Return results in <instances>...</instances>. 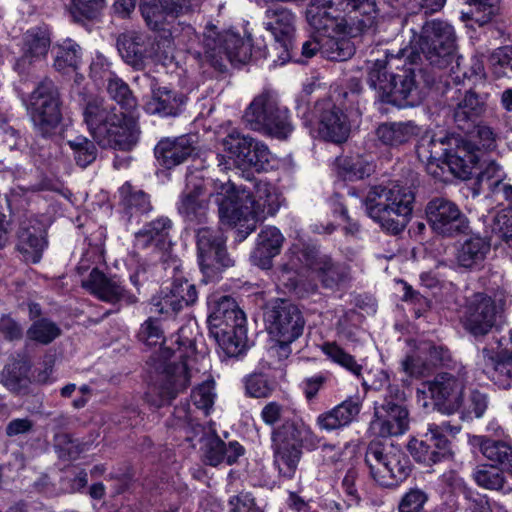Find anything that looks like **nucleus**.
<instances>
[{
    "instance_id": "nucleus-1",
    "label": "nucleus",
    "mask_w": 512,
    "mask_h": 512,
    "mask_svg": "<svg viewBox=\"0 0 512 512\" xmlns=\"http://www.w3.org/2000/svg\"><path fill=\"white\" fill-rule=\"evenodd\" d=\"M407 52L408 49H400L396 55L387 53L386 59H377L370 67L367 82L381 103L414 107L421 102L416 72L421 73L422 69H416L409 61V66L405 64L395 73L389 71L393 67L399 68L396 62L403 57L407 59Z\"/></svg>"
},
{
    "instance_id": "nucleus-2",
    "label": "nucleus",
    "mask_w": 512,
    "mask_h": 512,
    "mask_svg": "<svg viewBox=\"0 0 512 512\" xmlns=\"http://www.w3.org/2000/svg\"><path fill=\"white\" fill-rule=\"evenodd\" d=\"M83 119L94 141L102 148L128 152L138 142L135 121L101 97L85 99Z\"/></svg>"
},
{
    "instance_id": "nucleus-3",
    "label": "nucleus",
    "mask_w": 512,
    "mask_h": 512,
    "mask_svg": "<svg viewBox=\"0 0 512 512\" xmlns=\"http://www.w3.org/2000/svg\"><path fill=\"white\" fill-rule=\"evenodd\" d=\"M414 204V189L398 183L373 186L364 199L369 217L393 235L404 231L411 218Z\"/></svg>"
},
{
    "instance_id": "nucleus-4",
    "label": "nucleus",
    "mask_w": 512,
    "mask_h": 512,
    "mask_svg": "<svg viewBox=\"0 0 512 512\" xmlns=\"http://www.w3.org/2000/svg\"><path fill=\"white\" fill-rule=\"evenodd\" d=\"M468 146L462 142V136L422 138L416 148L419 160L426 164L427 172L440 178L445 167L463 180L473 174L474 156L469 154Z\"/></svg>"
},
{
    "instance_id": "nucleus-5",
    "label": "nucleus",
    "mask_w": 512,
    "mask_h": 512,
    "mask_svg": "<svg viewBox=\"0 0 512 512\" xmlns=\"http://www.w3.org/2000/svg\"><path fill=\"white\" fill-rule=\"evenodd\" d=\"M207 319L210 335L229 357L240 355L247 346L246 317L236 301L227 295L208 297Z\"/></svg>"
},
{
    "instance_id": "nucleus-6",
    "label": "nucleus",
    "mask_w": 512,
    "mask_h": 512,
    "mask_svg": "<svg viewBox=\"0 0 512 512\" xmlns=\"http://www.w3.org/2000/svg\"><path fill=\"white\" fill-rule=\"evenodd\" d=\"M456 57V34L452 25L442 20L426 21L419 34L413 32L407 60L411 64L425 60L439 70L448 68Z\"/></svg>"
},
{
    "instance_id": "nucleus-7",
    "label": "nucleus",
    "mask_w": 512,
    "mask_h": 512,
    "mask_svg": "<svg viewBox=\"0 0 512 512\" xmlns=\"http://www.w3.org/2000/svg\"><path fill=\"white\" fill-rule=\"evenodd\" d=\"M318 437L301 419L285 420L271 433L274 465L279 474L291 479L298 467L302 456V447L314 449Z\"/></svg>"
},
{
    "instance_id": "nucleus-8",
    "label": "nucleus",
    "mask_w": 512,
    "mask_h": 512,
    "mask_svg": "<svg viewBox=\"0 0 512 512\" xmlns=\"http://www.w3.org/2000/svg\"><path fill=\"white\" fill-rule=\"evenodd\" d=\"M193 55L202 64H208L218 71H224L227 63L244 64L251 57V42L231 30L218 31L209 24L202 34L199 49Z\"/></svg>"
},
{
    "instance_id": "nucleus-9",
    "label": "nucleus",
    "mask_w": 512,
    "mask_h": 512,
    "mask_svg": "<svg viewBox=\"0 0 512 512\" xmlns=\"http://www.w3.org/2000/svg\"><path fill=\"white\" fill-rule=\"evenodd\" d=\"M365 463L373 479L383 487H395L412 471L409 456L392 443L372 440L366 449Z\"/></svg>"
},
{
    "instance_id": "nucleus-10",
    "label": "nucleus",
    "mask_w": 512,
    "mask_h": 512,
    "mask_svg": "<svg viewBox=\"0 0 512 512\" xmlns=\"http://www.w3.org/2000/svg\"><path fill=\"white\" fill-rule=\"evenodd\" d=\"M159 371L154 395H148V402L156 408L169 405L180 393L190 385L191 374L185 361L184 354L162 348L159 354Z\"/></svg>"
},
{
    "instance_id": "nucleus-11",
    "label": "nucleus",
    "mask_w": 512,
    "mask_h": 512,
    "mask_svg": "<svg viewBox=\"0 0 512 512\" xmlns=\"http://www.w3.org/2000/svg\"><path fill=\"white\" fill-rule=\"evenodd\" d=\"M333 9L348 14L354 13L355 19L359 14L363 18L358 22L364 27L372 25L376 14L374 0H309L305 12L308 25L316 32L328 33L337 25L338 15L333 14Z\"/></svg>"
},
{
    "instance_id": "nucleus-12",
    "label": "nucleus",
    "mask_w": 512,
    "mask_h": 512,
    "mask_svg": "<svg viewBox=\"0 0 512 512\" xmlns=\"http://www.w3.org/2000/svg\"><path fill=\"white\" fill-rule=\"evenodd\" d=\"M243 120L252 130L278 139H286L293 130L288 110L279 105L271 91H263L252 100Z\"/></svg>"
},
{
    "instance_id": "nucleus-13",
    "label": "nucleus",
    "mask_w": 512,
    "mask_h": 512,
    "mask_svg": "<svg viewBox=\"0 0 512 512\" xmlns=\"http://www.w3.org/2000/svg\"><path fill=\"white\" fill-rule=\"evenodd\" d=\"M61 97L56 84L42 80L28 98L27 110L37 134L49 138L56 134L62 121Z\"/></svg>"
},
{
    "instance_id": "nucleus-14",
    "label": "nucleus",
    "mask_w": 512,
    "mask_h": 512,
    "mask_svg": "<svg viewBox=\"0 0 512 512\" xmlns=\"http://www.w3.org/2000/svg\"><path fill=\"white\" fill-rule=\"evenodd\" d=\"M198 263L205 283L217 281L234 260L226 248V237L220 229L202 227L196 231Z\"/></svg>"
},
{
    "instance_id": "nucleus-15",
    "label": "nucleus",
    "mask_w": 512,
    "mask_h": 512,
    "mask_svg": "<svg viewBox=\"0 0 512 512\" xmlns=\"http://www.w3.org/2000/svg\"><path fill=\"white\" fill-rule=\"evenodd\" d=\"M209 199L217 206L219 221L225 225H237L253 216V194L231 180L213 181Z\"/></svg>"
},
{
    "instance_id": "nucleus-16",
    "label": "nucleus",
    "mask_w": 512,
    "mask_h": 512,
    "mask_svg": "<svg viewBox=\"0 0 512 512\" xmlns=\"http://www.w3.org/2000/svg\"><path fill=\"white\" fill-rule=\"evenodd\" d=\"M426 219L432 231L445 238L467 234L470 222L459 206L445 197H434L425 207Z\"/></svg>"
},
{
    "instance_id": "nucleus-17",
    "label": "nucleus",
    "mask_w": 512,
    "mask_h": 512,
    "mask_svg": "<svg viewBox=\"0 0 512 512\" xmlns=\"http://www.w3.org/2000/svg\"><path fill=\"white\" fill-rule=\"evenodd\" d=\"M173 223L166 216H160L145 224L142 229L135 233L134 246L148 253L160 255L164 269H171L172 272L179 270L180 263L176 258L168 261V252L171 248L170 232Z\"/></svg>"
},
{
    "instance_id": "nucleus-18",
    "label": "nucleus",
    "mask_w": 512,
    "mask_h": 512,
    "mask_svg": "<svg viewBox=\"0 0 512 512\" xmlns=\"http://www.w3.org/2000/svg\"><path fill=\"white\" fill-rule=\"evenodd\" d=\"M296 16L288 8L281 5L268 6L264 13V26L274 37V50L277 60L283 65L292 58L294 49Z\"/></svg>"
},
{
    "instance_id": "nucleus-19",
    "label": "nucleus",
    "mask_w": 512,
    "mask_h": 512,
    "mask_svg": "<svg viewBox=\"0 0 512 512\" xmlns=\"http://www.w3.org/2000/svg\"><path fill=\"white\" fill-rule=\"evenodd\" d=\"M450 113L456 127L461 131L473 129L487 110V94L469 88L458 89L450 99Z\"/></svg>"
},
{
    "instance_id": "nucleus-20",
    "label": "nucleus",
    "mask_w": 512,
    "mask_h": 512,
    "mask_svg": "<svg viewBox=\"0 0 512 512\" xmlns=\"http://www.w3.org/2000/svg\"><path fill=\"white\" fill-rule=\"evenodd\" d=\"M134 80L147 86L151 92V98L145 104L147 113L161 117H176L182 112L187 100L183 93L160 85L155 77L147 73L135 77Z\"/></svg>"
},
{
    "instance_id": "nucleus-21",
    "label": "nucleus",
    "mask_w": 512,
    "mask_h": 512,
    "mask_svg": "<svg viewBox=\"0 0 512 512\" xmlns=\"http://www.w3.org/2000/svg\"><path fill=\"white\" fill-rule=\"evenodd\" d=\"M501 311L502 306L489 295L475 293L466 306L465 328L476 337L484 336L496 326Z\"/></svg>"
},
{
    "instance_id": "nucleus-22",
    "label": "nucleus",
    "mask_w": 512,
    "mask_h": 512,
    "mask_svg": "<svg viewBox=\"0 0 512 512\" xmlns=\"http://www.w3.org/2000/svg\"><path fill=\"white\" fill-rule=\"evenodd\" d=\"M272 337L297 340L304 331L305 319L297 305L288 300H277L267 313Z\"/></svg>"
},
{
    "instance_id": "nucleus-23",
    "label": "nucleus",
    "mask_w": 512,
    "mask_h": 512,
    "mask_svg": "<svg viewBox=\"0 0 512 512\" xmlns=\"http://www.w3.org/2000/svg\"><path fill=\"white\" fill-rule=\"evenodd\" d=\"M313 115L318 119V132L324 140L341 144L348 139L351 130L348 117L330 99L316 102Z\"/></svg>"
},
{
    "instance_id": "nucleus-24",
    "label": "nucleus",
    "mask_w": 512,
    "mask_h": 512,
    "mask_svg": "<svg viewBox=\"0 0 512 512\" xmlns=\"http://www.w3.org/2000/svg\"><path fill=\"white\" fill-rule=\"evenodd\" d=\"M427 386L431 398L440 412L449 415L460 409L465 388L463 376L442 372L437 374L432 381L427 382Z\"/></svg>"
},
{
    "instance_id": "nucleus-25",
    "label": "nucleus",
    "mask_w": 512,
    "mask_h": 512,
    "mask_svg": "<svg viewBox=\"0 0 512 512\" xmlns=\"http://www.w3.org/2000/svg\"><path fill=\"white\" fill-rule=\"evenodd\" d=\"M300 260L316 274L325 288L333 289L350 281V268L335 262L330 256L320 254L313 247L301 251Z\"/></svg>"
},
{
    "instance_id": "nucleus-26",
    "label": "nucleus",
    "mask_w": 512,
    "mask_h": 512,
    "mask_svg": "<svg viewBox=\"0 0 512 512\" xmlns=\"http://www.w3.org/2000/svg\"><path fill=\"white\" fill-rule=\"evenodd\" d=\"M206 192L204 179L191 173L186 177V185L177 203V211L190 223L201 224L208 218V201L203 198Z\"/></svg>"
},
{
    "instance_id": "nucleus-27",
    "label": "nucleus",
    "mask_w": 512,
    "mask_h": 512,
    "mask_svg": "<svg viewBox=\"0 0 512 512\" xmlns=\"http://www.w3.org/2000/svg\"><path fill=\"white\" fill-rule=\"evenodd\" d=\"M16 249L28 263L40 262L48 246L47 226L37 218H27L20 223L16 233Z\"/></svg>"
},
{
    "instance_id": "nucleus-28",
    "label": "nucleus",
    "mask_w": 512,
    "mask_h": 512,
    "mask_svg": "<svg viewBox=\"0 0 512 512\" xmlns=\"http://www.w3.org/2000/svg\"><path fill=\"white\" fill-rule=\"evenodd\" d=\"M117 49L122 59L136 70H142L155 53L154 42L137 31H127L117 38Z\"/></svg>"
},
{
    "instance_id": "nucleus-29",
    "label": "nucleus",
    "mask_w": 512,
    "mask_h": 512,
    "mask_svg": "<svg viewBox=\"0 0 512 512\" xmlns=\"http://www.w3.org/2000/svg\"><path fill=\"white\" fill-rule=\"evenodd\" d=\"M371 428L381 437L403 435L409 428V412L406 406L375 402Z\"/></svg>"
},
{
    "instance_id": "nucleus-30",
    "label": "nucleus",
    "mask_w": 512,
    "mask_h": 512,
    "mask_svg": "<svg viewBox=\"0 0 512 512\" xmlns=\"http://www.w3.org/2000/svg\"><path fill=\"white\" fill-rule=\"evenodd\" d=\"M82 286L101 301L111 304L121 301L133 304L137 301L136 296L127 292L115 277H107L98 268L92 269Z\"/></svg>"
},
{
    "instance_id": "nucleus-31",
    "label": "nucleus",
    "mask_w": 512,
    "mask_h": 512,
    "mask_svg": "<svg viewBox=\"0 0 512 512\" xmlns=\"http://www.w3.org/2000/svg\"><path fill=\"white\" fill-rule=\"evenodd\" d=\"M49 33L41 28H32L24 36L22 55L16 60L14 69L19 74H29L31 68L43 60L50 47Z\"/></svg>"
},
{
    "instance_id": "nucleus-32",
    "label": "nucleus",
    "mask_w": 512,
    "mask_h": 512,
    "mask_svg": "<svg viewBox=\"0 0 512 512\" xmlns=\"http://www.w3.org/2000/svg\"><path fill=\"white\" fill-rule=\"evenodd\" d=\"M162 296L155 303L157 312L161 314L177 313L184 306L191 305L197 300L195 285L183 277H175L169 287L162 290Z\"/></svg>"
},
{
    "instance_id": "nucleus-33",
    "label": "nucleus",
    "mask_w": 512,
    "mask_h": 512,
    "mask_svg": "<svg viewBox=\"0 0 512 512\" xmlns=\"http://www.w3.org/2000/svg\"><path fill=\"white\" fill-rule=\"evenodd\" d=\"M194 151L192 138L188 135L163 139L154 149L157 160L167 169L185 162Z\"/></svg>"
},
{
    "instance_id": "nucleus-34",
    "label": "nucleus",
    "mask_w": 512,
    "mask_h": 512,
    "mask_svg": "<svg viewBox=\"0 0 512 512\" xmlns=\"http://www.w3.org/2000/svg\"><path fill=\"white\" fill-rule=\"evenodd\" d=\"M421 128L411 120L381 123L375 130L376 140L383 146L399 148L417 137Z\"/></svg>"
},
{
    "instance_id": "nucleus-35",
    "label": "nucleus",
    "mask_w": 512,
    "mask_h": 512,
    "mask_svg": "<svg viewBox=\"0 0 512 512\" xmlns=\"http://www.w3.org/2000/svg\"><path fill=\"white\" fill-rule=\"evenodd\" d=\"M284 237L273 226L263 228L258 234L257 245L251 253L252 263L262 269H270L272 259L280 253Z\"/></svg>"
},
{
    "instance_id": "nucleus-36",
    "label": "nucleus",
    "mask_w": 512,
    "mask_h": 512,
    "mask_svg": "<svg viewBox=\"0 0 512 512\" xmlns=\"http://www.w3.org/2000/svg\"><path fill=\"white\" fill-rule=\"evenodd\" d=\"M362 403L358 398H349L329 411L317 416L316 424L328 432L349 425L360 413Z\"/></svg>"
},
{
    "instance_id": "nucleus-37",
    "label": "nucleus",
    "mask_w": 512,
    "mask_h": 512,
    "mask_svg": "<svg viewBox=\"0 0 512 512\" xmlns=\"http://www.w3.org/2000/svg\"><path fill=\"white\" fill-rule=\"evenodd\" d=\"M490 249L491 244L487 238L471 235L459 245L456 253L457 263L465 269H479L483 266Z\"/></svg>"
},
{
    "instance_id": "nucleus-38",
    "label": "nucleus",
    "mask_w": 512,
    "mask_h": 512,
    "mask_svg": "<svg viewBox=\"0 0 512 512\" xmlns=\"http://www.w3.org/2000/svg\"><path fill=\"white\" fill-rule=\"evenodd\" d=\"M119 194L121 205L129 221L133 218L138 220L153 210L150 195L130 182H125L119 188Z\"/></svg>"
},
{
    "instance_id": "nucleus-39",
    "label": "nucleus",
    "mask_w": 512,
    "mask_h": 512,
    "mask_svg": "<svg viewBox=\"0 0 512 512\" xmlns=\"http://www.w3.org/2000/svg\"><path fill=\"white\" fill-rule=\"evenodd\" d=\"M473 444L482 455L498 465V468L512 475V445L486 436H474Z\"/></svg>"
},
{
    "instance_id": "nucleus-40",
    "label": "nucleus",
    "mask_w": 512,
    "mask_h": 512,
    "mask_svg": "<svg viewBox=\"0 0 512 512\" xmlns=\"http://www.w3.org/2000/svg\"><path fill=\"white\" fill-rule=\"evenodd\" d=\"M463 132L467 134V137H462V142L468 146L469 154L475 157L473 160L474 170L481 159L480 153L482 151H492L496 148L497 135L490 126L480 121L475 123L473 129Z\"/></svg>"
},
{
    "instance_id": "nucleus-41",
    "label": "nucleus",
    "mask_w": 512,
    "mask_h": 512,
    "mask_svg": "<svg viewBox=\"0 0 512 512\" xmlns=\"http://www.w3.org/2000/svg\"><path fill=\"white\" fill-rule=\"evenodd\" d=\"M244 448L237 442L231 441L227 445L218 436L208 438L204 448V461L210 466H217L223 462L232 465L243 455Z\"/></svg>"
},
{
    "instance_id": "nucleus-42",
    "label": "nucleus",
    "mask_w": 512,
    "mask_h": 512,
    "mask_svg": "<svg viewBox=\"0 0 512 512\" xmlns=\"http://www.w3.org/2000/svg\"><path fill=\"white\" fill-rule=\"evenodd\" d=\"M54 56L53 66L61 73H68L78 69L81 62V47L72 39H65L52 48Z\"/></svg>"
},
{
    "instance_id": "nucleus-43",
    "label": "nucleus",
    "mask_w": 512,
    "mask_h": 512,
    "mask_svg": "<svg viewBox=\"0 0 512 512\" xmlns=\"http://www.w3.org/2000/svg\"><path fill=\"white\" fill-rule=\"evenodd\" d=\"M255 188L253 216L264 218L267 215H274L280 207L279 196L274 187L267 182H259Z\"/></svg>"
},
{
    "instance_id": "nucleus-44",
    "label": "nucleus",
    "mask_w": 512,
    "mask_h": 512,
    "mask_svg": "<svg viewBox=\"0 0 512 512\" xmlns=\"http://www.w3.org/2000/svg\"><path fill=\"white\" fill-rule=\"evenodd\" d=\"M141 14L147 26L155 31H169L166 25L170 23V13L163 7L161 0H142L140 3Z\"/></svg>"
},
{
    "instance_id": "nucleus-45",
    "label": "nucleus",
    "mask_w": 512,
    "mask_h": 512,
    "mask_svg": "<svg viewBox=\"0 0 512 512\" xmlns=\"http://www.w3.org/2000/svg\"><path fill=\"white\" fill-rule=\"evenodd\" d=\"M356 48L349 38H322L321 55L331 61H346L355 54Z\"/></svg>"
},
{
    "instance_id": "nucleus-46",
    "label": "nucleus",
    "mask_w": 512,
    "mask_h": 512,
    "mask_svg": "<svg viewBox=\"0 0 512 512\" xmlns=\"http://www.w3.org/2000/svg\"><path fill=\"white\" fill-rule=\"evenodd\" d=\"M253 140L252 137L243 135L234 129L222 139V145L240 165L244 166L249 157Z\"/></svg>"
},
{
    "instance_id": "nucleus-47",
    "label": "nucleus",
    "mask_w": 512,
    "mask_h": 512,
    "mask_svg": "<svg viewBox=\"0 0 512 512\" xmlns=\"http://www.w3.org/2000/svg\"><path fill=\"white\" fill-rule=\"evenodd\" d=\"M106 90L110 98L120 107L128 112L133 111L138 106L137 98L134 96L129 85L120 77L111 78L106 84Z\"/></svg>"
},
{
    "instance_id": "nucleus-48",
    "label": "nucleus",
    "mask_w": 512,
    "mask_h": 512,
    "mask_svg": "<svg viewBox=\"0 0 512 512\" xmlns=\"http://www.w3.org/2000/svg\"><path fill=\"white\" fill-rule=\"evenodd\" d=\"M503 472L494 465L480 464L474 468L472 476L480 487L489 490H502L505 484Z\"/></svg>"
},
{
    "instance_id": "nucleus-49",
    "label": "nucleus",
    "mask_w": 512,
    "mask_h": 512,
    "mask_svg": "<svg viewBox=\"0 0 512 512\" xmlns=\"http://www.w3.org/2000/svg\"><path fill=\"white\" fill-rule=\"evenodd\" d=\"M339 174L349 181L363 179L369 176L373 167L360 157H342L337 159Z\"/></svg>"
},
{
    "instance_id": "nucleus-50",
    "label": "nucleus",
    "mask_w": 512,
    "mask_h": 512,
    "mask_svg": "<svg viewBox=\"0 0 512 512\" xmlns=\"http://www.w3.org/2000/svg\"><path fill=\"white\" fill-rule=\"evenodd\" d=\"M323 353L334 363L340 365L353 375L360 377L362 366L357 363L354 356L347 353L343 348L335 342H326L322 345Z\"/></svg>"
},
{
    "instance_id": "nucleus-51",
    "label": "nucleus",
    "mask_w": 512,
    "mask_h": 512,
    "mask_svg": "<svg viewBox=\"0 0 512 512\" xmlns=\"http://www.w3.org/2000/svg\"><path fill=\"white\" fill-rule=\"evenodd\" d=\"M61 334V329L56 323L47 319L40 318L32 323L27 330V337L35 342L48 345Z\"/></svg>"
},
{
    "instance_id": "nucleus-52",
    "label": "nucleus",
    "mask_w": 512,
    "mask_h": 512,
    "mask_svg": "<svg viewBox=\"0 0 512 512\" xmlns=\"http://www.w3.org/2000/svg\"><path fill=\"white\" fill-rule=\"evenodd\" d=\"M28 369L26 365L20 361L5 366L1 373V382L12 392H20L27 386Z\"/></svg>"
},
{
    "instance_id": "nucleus-53",
    "label": "nucleus",
    "mask_w": 512,
    "mask_h": 512,
    "mask_svg": "<svg viewBox=\"0 0 512 512\" xmlns=\"http://www.w3.org/2000/svg\"><path fill=\"white\" fill-rule=\"evenodd\" d=\"M67 144L73 151L74 159L78 166L85 168L96 160L98 150L90 139L84 136H77L72 140H68Z\"/></svg>"
},
{
    "instance_id": "nucleus-54",
    "label": "nucleus",
    "mask_w": 512,
    "mask_h": 512,
    "mask_svg": "<svg viewBox=\"0 0 512 512\" xmlns=\"http://www.w3.org/2000/svg\"><path fill=\"white\" fill-rule=\"evenodd\" d=\"M104 5L105 0H72L70 14L75 22L82 23L97 18Z\"/></svg>"
},
{
    "instance_id": "nucleus-55",
    "label": "nucleus",
    "mask_w": 512,
    "mask_h": 512,
    "mask_svg": "<svg viewBox=\"0 0 512 512\" xmlns=\"http://www.w3.org/2000/svg\"><path fill=\"white\" fill-rule=\"evenodd\" d=\"M504 172L501 166L493 160L483 161L479 166L477 181L480 185L494 192L497 185L503 184Z\"/></svg>"
},
{
    "instance_id": "nucleus-56",
    "label": "nucleus",
    "mask_w": 512,
    "mask_h": 512,
    "mask_svg": "<svg viewBox=\"0 0 512 512\" xmlns=\"http://www.w3.org/2000/svg\"><path fill=\"white\" fill-rule=\"evenodd\" d=\"M488 396L478 389L471 390L466 401H462V418L471 419L472 417L481 418L488 408Z\"/></svg>"
},
{
    "instance_id": "nucleus-57",
    "label": "nucleus",
    "mask_w": 512,
    "mask_h": 512,
    "mask_svg": "<svg viewBox=\"0 0 512 512\" xmlns=\"http://www.w3.org/2000/svg\"><path fill=\"white\" fill-rule=\"evenodd\" d=\"M455 65H450L452 78L456 83L464 82L465 79L481 76L484 71V66L478 58H472L470 64L467 66L464 63L463 57H455Z\"/></svg>"
},
{
    "instance_id": "nucleus-58",
    "label": "nucleus",
    "mask_w": 512,
    "mask_h": 512,
    "mask_svg": "<svg viewBox=\"0 0 512 512\" xmlns=\"http://www.w3.org/2000/svg\"><path fill=\"white\" fill-rule=\"evenodd\" d=\"M474 6L473 19L480 26L492 21L500 12V0H466Z\"/></svg>"
},
{
    "instance_id": "nucleus-59",
    "label": "nucleus",
    "mask_w": 512,
    "mask_h": 512,
    "mask_svg": "<svg viewBox=\"0 0 512 512\" xmlns=\"http://www.w3.org/2000/svg\"><path fill=\"white\" fill-rule=\"evenodd\" d=\"M55 447L60 451L61 457L67 456L71 460L77 459L81 453L88 450L87 443L72 438L68 433H59L55 436Z\"/></svg>"
},
{
    "instance_id": "nucleus-60",
    "label": "nucleus",
    "mask_w": 512,
    "mask_h": 512,
    "mask_svg": "<svg viewBox=\"0 0 512 512\" xmlns=\"http://www.w3.org/2000/svg\"><path fill=\"white\" fill-rule=\"evenodd\" d=\"M409 450L413 458L425 465L431 466L437 464L440 461L439 453L437 454L427 438L425 440L414 439L409 443Z\"/></svg>"
},
{
    "instance_id": "nucleus-61",
    "label": "nucleus",
    "mask_w": 512,
    "mask_h": 512,
    "mask_svg": "<svg viewBox=\"0 0 512 512\" xmlns=\"http://www.w3.org/2000/svg\"><path fill=\"white\" fill-rule=\"evenodd\" d=\"M487 373L498 386L504 389L511 387L512 360L504 357V350L500 351V360Z\"/></svg>"
},
{
    "instance_id": "nucleus-62",
    "label": "nucleus",
    "mask_w": 512,
    "mask_h": 512,
    "mask_svg": "<svg viewBox=\"0 0 512 512\" xmlns=\"http://www.w3.org/2000/svg\"><path fill=\"white\" fill-rule=\"evenodd\" d=\"M428 495L419 488H411L401 498L398 512H422Z\"/></svg>"
},
{
    "instance_id": "nucleus-63",
    "label": "nucleus",
    "mask_w": 512,
    "mask_h": 512,
    "mask_svg": "<svg viewBox=\"0 0 512 512\" xmlns=\"http://www.w3.org/2000/svg\"><path fill=\"white\" fill-rule=\"evenodd\" d=\"M246 392L254 398H266L274 390V384L263 374H254L247 378L245 384Z\"/></svg>"
},
{
    "instance_id": "nucleus-64",
    "label": "nucleus",
    "mask_w": 512,
    "mask_h": 512,
    "mask_svg": "<svg viewBox=\"0 0 512 512\" xmlns=\"http://www.w3.org/2000/svg\"><path fill=\"white\" fill-rule=\"evenodd\" d=\"M437 429L438 427L436 423H430L428 425L425 437L427 438V441H429L430 444L432 445L433 450L437 454L439 453V459L442 462L443 460L450 458L451 448L450 442L446 438L445 434H442Z\"/></svg>"
}]
</instances>
